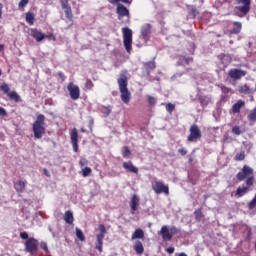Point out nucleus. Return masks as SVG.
I'll list each match as a JSON object with an SVG mask.
<instances>
[{
    "instance_id": "obj_1",
    "label": "nucleus",
    "mask_w": 256,
    "mask_h": 256,
    "mask_svg": "<svg viewBox=\"0 0 256 256\" xmlns=\"http://www.w3.org/2000/svg\"><path fill=\"white\" fill-rule=\"evenodd\" d=\"M246 177H248L246 179ZM236 179L238 181H245L246 179V186H239L236 190L235 197H243V195H247L249 193V187H253L255 183V177L253 176V168L244 165L242 170L237 173Z\"/></svg>"
},
{
    "instance_id": "obj_2",
    "label": "nucleus",
    "mask_w": 256,
    "mask_h": 256,
    "mask_svg": "<svg viewBox=\"0 0 256 256\" xmlns=\"http://www.w3.org/2000/svg\"><path fill=\"white\" fill-rule=\"evenodd\" d=\"M117 82H118L121 100L127 105L129 101H131V92L129 91V88H127V85H128L127 75L125 73H121Z\"/></svg>"
},
{
    "instance_id": "obj_3",
    "label": "nucleus",
    "mask_w": 256,
    "mask_h": 256,
    "mask_svg": "<svg viewBox=\"0 0 256 256\" xmlns=\"http://www.w3.org/2000/svg\"><path fill=\"white\" fill-rule=\"evenodd\" d=\"M32 131L34 134V137L36 139H42L43 135H45V115L43 114H38L36 121H34L32 125Z\"/></svg>"
},
{
    "instance_id": "obj_4",
    "label": "nucleus",
    "mask_w": 256,
    "mask_h": 256,
    "mask_svg": "<svg viewBox=\"0 0 256 256\" xmlns=\"http://www.w3.org/2000/svg\"><path fill=\"white\" fill-rule=\"evenodd\" d=\"M236 5L237 17H245L251 11V0H236Z\"/></svg>"
},
{
    "instance_id": "obj_5",
    "label": "nucleus",
    "mask_w": 256,
    "mask_h": 256,
    "mask_svg": "<svg viewBox=\"0 0 256 256\" xmlns=\"http://www.w3.org/2000/svg\"><path fill=\"white\" fill-rule=\"evenodd\" d=\"M123 43L127 53L133 51V30L129 27L122 28Z\"/></svg>"
},
{
    "instance_id": "obj_6",
    "label": "nucleus",
    "mask_w": 256,
    "mask_h": 256,
    "mask_svg": "<svg viewBox=\"0 0 256 256\" xmlns=\"http://www.w3.org/2000/svg\"><path fill=\"white\" fill-rule=\"evenodd\" d=\"M0 91H3V93L9 97L10 101L21 103V96H19V94H17L15 91H10L9 84L3 83L0 86Z\"/></svg>"
},
{
    "instance_id": "obj_7",
    "label": "nucleus",
    "mask_w": 256,
    "mask_h": 256,
    "mask_svg": "<svg viewBox=\"0 0 256 256\" xmlns=\"http://www.w3.org/2000/svg\"><path fill=\"white\" fill-rule=\"evenodd\" d=\"M98 229L100 233L96 236V246L95 249L99 251V253H103V239H105V235L107 233V228H105V225L100 224L98 226Z\"/></svg>"
},
{
    "instance_id": "obj_8",
    "label": "nucleus",
    "mask_w": 256,
    "mask_h": 256,
    "mask_svg": "<svg viewBox=\"0 0 256 256\" xmlns=\"http://www.w3.org/2000/svg\"><path fill=\"white\" fill-rule=\"evenodd\" d=\"M25 251L30 255H37V251H39V240L35 238H29L25 242Z\"/></svg>"
},
{
    "instance_id": "obj_9",
    "label": "nucleus",
    "mask_w": 256,
    "mask_h": 256,
    "mask_svg": "<svg viewBox=\"0 0 256 256\" xmlns=\"http://www.w3.org/2000/svg\"><path fill=\"white\" fill-rule=\"evenodd\" d=\"M67 89L73 101H77V99L81 97V90L79 89V86L75 85L73 82L68 83Z\"/></svg>"
},
{
    "instance_id": "obj_10",
    "label": "nucleus",
    "mask_w": 256,
    "mask_h": 256,
    "mask_svg": "<svg viewBox=\"0 0 256 256\" xmlns=\"http://www.w3.org/2000/svg\"><path fill=\"white\" fill-rule=\"evenodd\" d=\"M197 139H201V129H199V126H197V124H193L190 127V134L188 136V141L193 142V141H197Z\"/></svg>"
},
{
    "instance_id": "obj_11",
    "label": "nucleus",
    "mask_w": 256,
    "mask_h": 256,
    "mask_svg": "<svg viewBox=\"0 0 256 256\" xmlns=\"http://www.w3.org/2000/svg\"><path fill=\"white\" fill-rule=\"evenodd\" d=\"M173 235H175V227L169 228L167 226H163L161 228V236L163 241H171V239H173Z\"/></svg>"
},
{
    "instance_id": "obj_12",
    "label": "nucleus",
    "mask_w": 256,
    "mask_h": 256,
    "mask_svg": "<svg viewBox=\"0 0 256 256\" xmlns=\"http://www.w3.org/2000/svg\"><path fill=\"white\" fill-rule=\"evenodd\" d=\"M61 7L64 10L66 18L69 21H73V10L71 9V5L69 4V0H60Z\"/></svg>"
},
{
    "instance_id": "obj_13",
    "label": "nucleus",
    "mask_w": 256,
    "mask_h": 256,
    "mask_svg": "<svg viewBox=\"0 0 256 256\" xmlns=\"http://www.w3.org/2000/svg\"><path fill=\"white\" fill-rule=\"evenodd\" d=\"M70 139H71V143L73 146V151H75V153H78L79 151V134L77 132V128H74L71 133H70Z\"/></svg>"
},
{
    "instance_id": "obj_14",
    "label": "nucleus",
    "mask_w": 256,
    "mask_h": 256,
    "mask_svg": "<svg viewBox=\"0 0 256 256\" xmlns=\"http://www.w3.org/2000/svg\"><path fill=\"white\" fill-rule=\"evenodd\" d=\"M140 201H141V199L139 198V196H137V194L132 195V197L130 199V209H131L132 215H135V211H137L139 209Z\"/></svg>"
},
{
    "instance_id": "obj_15",
    "label": "nucleus",
    "mask_w": 256,
    "mask_h": 256,
    "mask_svg": "<svg viewBox=\"0 0 256 256\" xmlns=\"http://www.w3.org/2000/svg\"><path fill=\"white\" fill-rule=\"evenodd\" d=\"M229 77H231V79H241V77H245L247 75V72L241 70V69H231L228 72Z\"/></svg>"
},
{
    "instance_id": "obj_16",
    "label": "nucleus",
    "mask_w": 256,
    "mask_h": 256,
    "mask_svg": "<svg viewBox=\"0 0 256 256\" xmlns=\"http://www.w3.org/2000/svg\"><path fill=\"white\" fill-rule=\"evenodd\" d=\"M31 37L37 41V43H41L43 39H45V34L38 30L37 28H31L30 29Z\"/></svg>"
},
{
    "instance_id": "obj_17",
    "label": "nucleus",
    "mask_w": 256,
    "mask_h": 256,
    "mask_svg": "<svg viewBox=\"0 0 256 256\" xmlns=\"http://www.w3.org/2000/svg\"><path fill=\"white\" fill-rule=\"evenodd\" d=\"M122 167L127 171V173H134V175L139 174V168L133 165L132 161L123 162Z\"/></svg>"
},
{
    "instance_id": "obj_18",
    "label": "nucleus",
    "mask_w": 256,
    "mask_h": 256,
    "mask_svg": "<svg viewBox=\"0 0 256 256\" xmlns=\"http://www.w3.org/2000/svg\"><path fill=\"white\" fill-rule=\"evenodd\" d=\"M116 13L119 16L118 19H121V17H129V9L123 6V4H118Z\"/></svg>"
},
{
    "instance_id": "obj_19",
    "label": "nucleus",
    "mask_w": 256,
    "mask_h": 256,
    "mask_svg": "<svg viewBox=\"0 0 256 256\" xmlns=\"http://www.w3.org/2000/svg\"><path fill=\"white\" fill-rule=\"evenodd\" d=\"M141 33H142V39L145 41H149V37L151 35V24H145L141 28Z\"/></svg>"
},
{
    "instance_id": "obj_20",
    "label": "nucleus",
    "mask_w": 256,
    "mask_h": 256,
    "mask_svg": "<svg viewBox=\"0 0 256 256\" xmlns=\"http://www.w3.org/2000/svg\"><path fill=\"white\" fill-rule=\"evenodd\" d=\"M26 183L22 180H17L14 182V189L16 193H24L25 192Z\"/></svg>"
},
{
    "instance_id": "obj_21",
    "label": "nucleus",
    "mask_w": 256,
    "mask_h": 256,
    "mask_svg": "<svg viewBox=\"0 0 256 256\" xmlns=\"http://www.w3.org/2000/svg\"><path fill=\"white\" fill-rule=\"evenodd\" d=\"M134 251L137 255H143L145 253V248L143 247V243L137 240L134 244Z\"/></svg>"
},
{
    "instance_id": "obj_22",
    "label": "nucleus",
    "mask_w": 256,
    "mask_h": 256,
    "mask_svg": "<svg viewBox=\"0 0 256 256\" xmlns=\"http://www.w3.org/2000/svg\"><path fill=\"white\" fill-rule=\"evenodd\" d=\"M64 221L67 223V225H73V221H75V218L73 217V212L71 210H67L64 214Z\"/></svg>"
},
{
    "instance_id": "obj_23",
    "label": "nucleus",
    "mask_w": 256,
    "mask_h": 256,
    "mask_svg": "<svg viewBox=\"0 0 256 256\" xmlns=\"http://www.w3.org/2000/svg\"><path fill=\"white\" fill-rule=\"evenodd\" d=\"M135 239H145V232L141 228H138L132 234L131 240L135 241Z\"/></svg>"
},
{
    "instance_id": "obj_24",
    "label": "nucleus",
    "mask_w": 256,
    "mask_h": 256,
    "mask_svg": "<svg viewBox=\"0 0 256 256\" xmlns=\"http://www.w3.org/2000/svg\"><path fill=\"white\" fill-rule=\"evenodd\" d=\"M218 59L221 61V63H223L224 67H227V65L233 61V58L230 55L225 54H220Z\"/></svg>"
},
{
    "instance_id": "obj_25",
    "label": "nucleus",
    "mask_w": 256,
    "mask_h": 256,
    "mask_svg": "<svg viewBox=\"0 0 256 256\" xmlns=\"http://www.w3.org/2000/svg\"><path fill=\"white\" fill-rule=\"evenodd\" d=\"M242 107H245V101L238 100L237 103L233 104L232 112L233 113H240Z\"/></svg>"
},
{
    "instance_id": "obj_26",
    "label": "nucleus",
    "mask_w": 256,
    "mask_h": 256,
    "mask_svg": "<svg viewBox=\"0 0 256 256\" xmlns=\"http://www.w3.org/2000/svg\"><path fill=\"white\" fill-rule=\"evenodd\" d=\"M233 25L234 27L231 30V33H233L234 35L241 33V29H243V24H241V22H234Z\"/></svg>"
},
{
    "instance_id": "obj_27",
    "label": "nucleus",
    "mask_w": 256,
    "mask_h": 256,
    "mask_svg": "<svg viewBox=\"0 0 256 256\" xmlns=\"http://www.w3.org/2000/svg\"><path fill=\"white\" fill-rule=\"evenodd\" d=\"M25 19L28 25H35V14H33L32 12H27Z\"/></svg>"
},
{
    "instance_id": "obj_28",
    "label": "nucleus",
    "mask_w": 256,
    "mask_h": 256,
    "mask_svg": "<svg viewBox=\"0 0 256 256\" xmlns=\"http://www.w3.org/2000/svg\"><path fill=\"white\" fill-rule=\"evenodd\" d=\"M84 87L86 91H91L95 87V84H93V81H91V79L87 78Z\"/></svg>"
},
{
    "instance_id": "obj_29",
    "label": "nucleus",
    "mask_w": 256,
    "mask_h": 256,
    "mask_svg": "<svg viewBox=\"0 0 256 256\" xmlns=\"http://www.w3.org/2000/svg\"><path fill=\"white\" fill-rule=\"evenodd\" d=\"M193 61V58H185V57H180L178 65H189Z\"/></svg>"
},
{
    "instance_id": "obj_30",
    "label": "nucleus",
    "mask_w": 256,
    "mask_h": 256,
    "mask_svg": "<svg viewBox=\"0 0 256 256\" xmlns=\"http://www.w3.org/2000/svg\"><path fill=\"white\" fill-rule=\"evenodd\" d=\"M91 173H93V170L91 169V167H84L82 168V177H89V175H91Z\"/></svg>"
},
{
    "instance_id": "obj_31",
    "label": "nucleus",
    "mask_w": 256,
    "mask_h": 256,
    "mask_svg": "<svg viewBox=\"0 0 256 256\" xmlns=\"http://www.w3.org/2000/svg\"><path fill=\"white\" fill-rule=\"evenodd\" d=\"M76 237L79 241H85V234H83V231L79 228H76Z\"/></svg>"
},
{
    "instance_id": "obj_32",
    "label": "nucleus",
    "mask_w": 256,
    "mask_h": 256,
    "mask_svg": "<svg viewBox=\"0 0 256 256\" xmlns=\"http://www.w3.org/2000/svg\"><path fill=\"white\" fill-rule=\"evenodd\" d=\"M152 189L155 191V193H157V195H159V193H161V182L152 184Z\"/></svg>"
},
{
    "instance_id": "obj_33",
    "label": "nucleus",
    "mask_w": 256,
    "mask_h": 256,
    "mask_svg": "<svg viewBox=\"0 0 256 256\" xmlns=\"http://www.w3.org/2000/svg\"><path fill=\"white\" fill-rule=\"evenodd\" d=\"M131 155V150H129V147L124 146L122 148V157L127 158Z\"/></svg>"
},
{
    "instance_id": "obj_34",
    "label": "nucleus",
    "mask_w": 256,
    "mask_h": 256,
    "mask_svg": "<svg viewBox=\"0 0 256 256\" xmlns=\"http://www.w3.org/2000/svg\"><path fill=\"white\" fill-rule=\"evenodd\" d=\"M234 159L235 161H245V152L241 151L240 153L236 154Z\"/></svg>"
},
{
    "instance_id": "obj_35",
    "label": "nucleus",
    "mask_w": 256,
    "mask_h": 256,
    "mask_svg": "<svg viewBox=\"0 0 256 256\" xmlns=\"http://www.w3.org/2000/svg\"><path fill=\"white\" fill-rule=\"evenodd\" d=\"M27 5H29V0H20V2L18 3V9H21L23 11V9L27 7Z\"/></svg>"
},
{
    "instance_id": "obj_36",
    "label": "nucleus",
    "mask_w": 256,
    "mask_h": 256,
    "mask_svg": "<svg viewBox=\"0 0 256 256\" xmlns=\"http://www.w3.org/2000/svg\"><path fill=\"white\" fill-rule=\"evenodd\" d=\"M79 165H80L81 169H83V168L87 167V165H89V160L87 158H80Z\"/></svg>"
},
{
    "instance_id": "obj_37",
    "label": "nucleus",
    "mask_w": 256,
    "mask_h": 256,
    "mask_svg": "<svg viewBox=\"0 0 256 256\" xmlns=\"http://www.w3.org/2000/svg\"><path fill=\"white\" fill-rule=\"evenodd\" d=\"M102 113H103L106 117H109V115H111V106H103V108H102Z\"/></svg>"
},
{
    "instance_id": "obj_38",
    "label": "nucleus",
    "mask_w": 256,
    "mask_h": 256,
    "mask_svg": "<svg viewBox=\"0 0 256 256\" xmlns=\"http://www.w3.org/2000/svg\"><path fill=\"white\" fill-rule=\"evenodd\" d=\"M249 121H256V107L248 115Z\"/></svg>"
},
{
    "instance_id": "obj_39",
    "label": "nucleus",
    "mask_w": 256,
    "mask_h": 256,
    "mask_svg": "<svg viewBox=\"0 0 256 256\" xmlns=\"http://www.w3.org/2000/svg\"><path fill=\"white\" fill-rule=\"evenodd\" d=\"M166 110L170 114L173 113V111H175V104H173V103L166 104Z\"/></svg>"
},
{
    "instance_id": "obj_40",
    "label": "nucleus",
    "mask_w": 256,
    "mask_h": 256,
    "mask_svg": "<svg viewBox=\"0 0 256 256\" xmlns=\"http://www.w3.org/2000/svg\"><path fill=\"white\" fill-rule=\"evenodd\" d=\"M161 193L165 195H169V186L165 184H161Z\"/></svg>"
},
{
    "instance_id": "obj_41",
    "label": "nucleus",
    "mask_w": 256,
    "mask_h": 256,
    "mask_svg": "<svg viewBox=\"0 0 256 256\" xmlns=\"http://www.w3.org/2000/svg\"><path fill=\"white\" fill-rule=\"evenodd\" d=\"M194 215L196 217V219L201 220V217H203V212L201 211V208H198L195 212Z\"/></svg>"
},
{
    "instance_id": "obj_42",
    "label": "nucleus",
    "mask_w": 256,
    "mask_h": 256,
    "mask_svg": "<svg viewBox=\"0 0 256 256\" xmlns=\"http://www.w3.org/2000/svg\"><path fill=\"white\" fill-rule=\"evenodd\" d=\"M148 103L151 107L157 103V99L153 96H148Z\"/></svg>"
},
{
    "instance_id": "obj_43",
    "label": "nucleus",
    "mask_w": 256,
    "mask_h": 256,
    "mask_svg": "<svg viewBox=\"0 0 256 256\" xmlns=\"http://www.w3.org/2000/svg\"><path fill=\"white\" fill-rule=\"evenodd\" d=\"M239 91H240V93H245V94L250 93L249 86H247V85L241 86L239 88Z\"/></svg>"
},
{
    "instance_id": "obj_44",
    "label": "nucleus",
    "mask_w": 256,
    "mask_h": 256,
    "mask_svg": "<svg viewBox=\"0 0 256 256\" xmlns=\"http://www.w3.org/2000/svg\"><path fill=\"white\" fill-rule=\"evenodd\" d=\"M40 249H43V251H45V253H49V247L47 246V242H41Z\"/></svg>"
},
{
    "instance_id": "obj_45",
    "label": "nucleus",
    "mask_w": 256,
    "mask_h": 256,
    "mask_svg": "<svg viewBox=\"0 0 256 256\" xmlns=\"http://www.w3.org/2000/svg\"><path fill=\"white\" fill-rule=\"evenodd\" d=\"M232 133H233L234 135H241V127H239V126H234V127L232 128Z\"/></svg>"
},
{
    "instance_id": "obj_46",
    "label": "nucleus",
    "mask_w": 256,
    "mask_h": 256,
    "mask_svg": "<svg viewBox=\"0 0 256 256\" xmlns=\"http://www.w3.org/2000/svg\"><path fill=\"white\" fill-rule=\"evenodd\" d=\"M45 39H49V41H57V38L55 37V34H45Z\"/></svg>"
},
{
    "instance_id": "obj_47",
    "label": "nucleus",
    "mask_w": 256,
    "mask_h": 256,
    "mask_svg": "<svg viewBox=\"0 0 256 256\" xmlns=\"http://www.w3.org/2000/svg\"><path fill=\"white\" fill-rule=\"evenodd\" d=\"M190 15H192L193 19H195V17L199 15V10H197L196 8H192Z\"/></svg>"
},
{
    "instance_id": "obj_48",
    "label": "nucleus",
    "mask_w": 256,
    "mask_h": 256,
    "mask_svg": "<svg viewBox=\"0 0 256 256\" xmlns=\"http://www.w3.org/2000/svg\"><path fill=\"white\" fill-rule=\"evenodd\" d=\"M0 117H7V110L0 106Z\"/></svg>"
},
{
    "instance_id": "obj_49",
    "label": "nucleus",
    "mask_w": 256,
    "mask_h": 256,
    "mask_svg": "<svg viewBox=\"0 0 256 256\" xmlns=\"http://www.w3.org/2000/svg\"><path fill=\"white\" fill-rule=\"evenodd\" d=\"M167 253H169V255H173V253H175V247L170 246L168 248H166Z\"/></svg>"
},
{
    "instance_id": "obj_50",
    "label": "nucleus",
    "mask_w": 256,
    "mask_h": 256,
    "mask_svg": "<svg viewBox=\"0 0 256 256\" xmlns=\"http://www.w3.org/2000/svg\"><path fill=\"white\" fill-rule=\"evenodd\" d=\"M20 237L24 240L29 239V234L27 232H21Z\"/></svg>"
},
{
    "instance_id": "obj_51",
    "label": "nucleus",
    "mask_w": 256,
    "mask_h": 256,
    "mask_svg": "<svg viewBox=\"0 0 256 256\" xmlns=\"http://www.w3.org/2000/svg\"><path fill=\"white\" fill-rule=\"evenodd\" d=\"M58 77H60V79H62V81H65V79H67V77L65 76V74L63 72H59Z\"/></svg>"
},
{
    "instance_id": "obj_52",
    "label": "nucleus",
    "mask_w": 256,
    "mask_h": 256,
    "mask_svg": "<svg viewBox=\"0 0 256 256\" xmlns=\"http://www.w3.org/2000/svg\"><path fill=\"white\" fill-rule=\"evenodd\" d=\"M222 93H229L230 89L226 86H221Z\"/></svg>"
},
{
    "instance_id": "obj_53",
    "label": "nucleus",
    "mask_w": 256,
    "mask_h": 256,
    "mask_svg": "<svg viewBox=\"0 0 256 256\" xmlns=\"http://www.w3.org/2000/svg\"><path fill=\"white\" fill-rule=\"evenodd\" d=\"M178 153H180V155H187V150H185V148H180Z\"/></svg>"
},
{
    "instance_id": "obj_54",
    "label": "nucleus",
    "mask_w": 256,
    "mask_h": 256,
    "mask_svg": "<svg viewBox=\"0 0 256 256\" xmlns=\"http://www.w3.org/2000/svg\"><path fill=\"white\" fill-rule=\"evenodd\" d=\"M93 119H90L89 120V124H88V127H89V129H90V131H93Z\"/></svg>"
},
{
    "instance_id": "obj_55",
    "label": "nucleus",
    "mask_w": 256,
    "mask_h": 256,
    "mask_svg": "<svg viewBox=\"0 0 256 256\" xmlns=\"http://www.w3.org/2000/svg\"><path fill=\"white\" fill-rule=\"evenodd\" d=\"M43 173L44 175H46V177H51V174L49 173V170H47V168L43 169Z\"/></svg>"
},
{
    "instance_id": "obj_56",
    "label": "nucleus",
    "mask_w": 256,
    "mask_h": 256,
    "mask_svg": "<svg viewBox=\"0 0 256 256\" xmlns=\"http://www.w3.org/2000/svg\"><path fill=\"white\" fill-rule=\"evenodd\" d=\"M3 17V5L0 3V19Z\"/></svg>"
},
{
    "instance_id": "obj_57",
    "label": "nucleus",
    "mask_w": 256,
    "mask_h": 256,
    "mask_svg": "<svg viewBox=\"0 0 256 256\" xmlns=\"http://www.w3.org/2000/svg\"><path fill=\"white\" fill-rule=\"evenodd\" d=\"M115 3H129V0H115Z\"/></svg>"
},
{
    "instance_id": "obj_58",
    "label": "nucleus",
    "mask_w": 256,
    "mask_h": 256,
    "mask_svg": "<svg viewBox=\"0 0 256 256\" xmlns=\"http://www.w3.org/2000/svg\"><path fill=\"white\" fill-rule=\"evenodd\" d=\"M177 77H181V74H175L174 76H172V79H177Z\"/></svg>"
},
{
    "instance_id": "obj_59",
    "label": "nucleus",
    "mask_w": 256,
    "mask_h": 256,
    "mask_svg": "<svg viewBox=\"0 0 256 256\" xmlns=\"http://www.w3.org/2000/svg\"><path fill=\"white\" fill-rule=\"evenodd\" d=\"M81 133H87V130L85 128L80 129Z\"/></svg>"
},
{
    "instance_id": "obj_60",
    "label": "nucleus",
    "mask_w": 256,
    "mask_h": 256,
    "mask_svg": "<svg viewBox=\"0 0 256 256\" xmlns=\"http://www.w3.org/2000/svg\"><path fill=\"white\" fill-rule=\"evenodd\" d=\"M155 67V64H153V63H149V64H147V67Z\"/></svg>"
},
{
    "instance_id": "obj_61",
    "label": "nucleus",
    "mask_w": 256,
    "mask_h": 256,
    "mask_svg": "<svg viewBox=\"0 0 256 256\" xmlns=\"http://www.w3.org/2000/svg\"><path fill=\"white\" fill-rule=\"evenodd\" d=\"M4 47L5 46L3 44H0V51H3Z\"/></svg>"
},
{
    "instance_id": "obj_62",
    "label": "nucleus",
    "mask_w": 256,
    "mask_h": 256,
    "mask_svg": "<svg viewBox=\"0 0 256 256\" xmlns=\"http://www.w3.org/2000/svg\"><path fill=\"white\" fill-rule=\"evenodd\" d=\"M1 75H3V72H2L1 69H0V77H1Z\"/></svg>"
},
{
    "instance_id": "obj_63",
    "label": "nucleus",
    "mask_w": 256,
    "mask_h": 256,
    "mask_svg": "<svg viewBox=\"0 0 256 256\" xmlns=\"http://www.w3.org/2000/svg\"><path fill=\"white\" fill-rule=\"evenodd\" d=\"M217 37H221V35H220V34H218V35H217Z\"/></svg>"
},
{
    "instance_id": "obj_64",
    "label": "nucleus",
    "mask_w": 256,
    "mask_h": 256,
    "mask_svg": "<svg viewBox=\"0 0 256 256\" xmlns=\"http://www.w3.org/2000/svg\"><path fill=\"white\" fill-rule=\"evenodd\" d=\"M110 3H115V2H113V1H110Z\"/></svg>"
}]
</instances>
